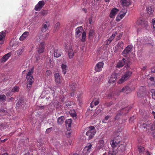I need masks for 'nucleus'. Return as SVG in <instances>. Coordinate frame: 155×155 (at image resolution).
I'll return each mask as SVG.
<instances>
[{
  "instance_id": "obj_1",
  "label": "nucleus",
  "mask_w": 155,
  "mask_h": 155,
  "mask_svg": "<svg viewBox=\"0 0 155 155\" xmlns=\"http://www.w3.org/2000/svg\"><path fill=\"white\" fill-rule=\"evenodd\" d=\"M34 68L33 67L30 71L28 72L26 76V78L27 79L28 83L27 87L28 89L31 88L32 83L34 82L33 77L31 75L34 72Z\"/></svg>"
},
{
  "instance_id": "obj_2",
  "label": "nucleus",
  "mask_w": 155,
  "mask_h": 155,
  "mask_svg": "<svg viewBox=\"0 0 155 155\" xmlns=\"http://www.w3.org/2000/svg\"><path fill=\"white\" fill-rule=\"evenodd\" d=\"M132 72L130 71L127 70L121 77L118 82V84H121L127 80L131 76Z\"/></svg>"
},
{
  "instance_id": "obj_3",
  "label": "nucleus",
  "mask_w": 155,
  "mask_h": 155,
  "mask_svg": "<svg viewBox=\"0 0 155 155\" xmlns=\"http://www.w3.org/2000/svg\"><path fill=\"white\" fill-rule=\"evenodd\" d=\"M88 128L89 130L86 132V135L88 137V139L90 140L94 137L96 131L94 127L93 126H91Z\"/></svg>"
},
{
  "instance_id": "obj_4",
  "label": "nucleus",
  "mask_w": 155,
  "mask_h": 155,
  "mask_svg": "<svg viewBox=\"0 0 155 155\" xmlns=\"http://www.w3.org/2000/svg\"><path fill=\"white\" fill-rule=\"evenodd\" d=\"M121 138L120 136H117L114 138V139L112 140L111 142V144L112 147L114 148L116 147L118 144L121 143Z\"/></svg>"
},
{
  "instance_id": "obj_5",
  "label": "nucleus",
  "mask_w": 155,
  "mask_h": 155,
  "mask_svg": "<svg viewBox=\"0 0 155 155\" xmlns=\"http://www.w3.org/2000/svg\"><path fill=\"white\" fill-rule=\"evenodd\" d=\"M45 5V3L44 1H40L35 5L34 9L36 11H39L43 8Z\"/></svg>"
},
{
  "instance_id": "obj_6",
  "label": "nucleus",
  "mask_w": 155,
  "mask_h": 155,
  "mask_svg": "<svg viewBox=\"0 0 155 155\" xmlns=\"http://www.w3.org/2000/svg\"><path fill=\"white\" fill-rule=\"evenodd\" d=\"M133 47L130 45H128L124 49L122 52L123 55L124 57L126 56L127 54L132 50Z\"/></svg>"
},
{
  "instance_id": "obj_7",
  "label": "nucleus",
  "mask_w": 155,
  "mask_h": 155,
  "mask_svg": "<svg viewBox=\"0 0 155 155\" xmlns=\"http://www.w3.org/2000/svg\"><path fill=\"white\" fill-rule=\"evenodd\" d=\"M104 63L103 62H100L97 63L95 67V70L96 72H100L102 70Z\"/></svg>"
},
{
  "instance_id": "obj_8",
  "label": "nucleus",
  "mask_w": 155,
  "mask_h": 155,
  "mask_svg": "<svg viewBox=\"0 0 155 155\" xmlns=\"http://www.w3.org/2000/svg\"><path fill=\"white\" fill-rule=\"evenodd\" d=\"M6 31H2L0 33V45L3 44L5 40L6 35Z\"/></svg>"
},
{
  "instance_id": "obj_9",
  "label": "nucleus",
  "mask_w": 155,
  "mask_h": 155,
  "mask_svg": "<svg viewBox=\"0 0 155 155\" xmlns=\"http://www.w3.org/2000/svg\"><path fill=\"white\" fill-rule=\"evenodd\" d=\"M136 23L138 25H141L143 27H146L148 25L147 22V21H144V20L142 19L137 20L136 22Z\"/></svg>"
},
{
  "instance_id": "obj_10",
  "label": "nucleus",
  "mask_w": 155,
  "mask_h": 155,
  "mask_svg": "<svg viewBox=\"0 0 155 155\" xmlns=\"http://www.w3.org/2000/svg\"><path fill=\"white\" fill-rule=\"evenodd\" d=\"M45 48L44 43L43 42H41L38 46L37 51L39 54L42 53L44 52Z\"/></svg>"
},
{
  "instance_id": "obj_11",
  "label": "nucleus",
  "mask_w": 155,
  "mask_h": 155,
  "mask_svg": "<svg viewBox=\"0 0 155 155\" xmlns=\"http://www.w3.org/2000/svg\"><path fill=\"white\" fill-rule=\"evenodd\" d=\"M55 81L56 83H60L62 81L63 78L60 76L58 73H56L54 75Z\"/></svg>"
},
{
  "instance_id": "obj_12",
  "label": "nucleus",
  "mask_w": 155,
  "mask_h": 155,
  "mask_svg": "<svg viewBox=\"0 0 155 155\" xmlns=\"http://www.w3.org/2000/svg\"><path fill=\"white\" fill-rule=\"evenodd\" d=\"M117 74L115 73H114L112 74L108 82L110 84L114 83L116 81L117 77Z\"/></svg>"
},
{
  "instance_id": "obj_13",
  "label": "nucleus",
  "mask_w": 155,
  "mask_h": 155,
  "mask_svg": "<svg viewBox=\"0 0 155 155\" xmlns=\"http://www.w3.org/2000/svg\"><path fill=\"white\" fill-rule=\"evenodd\" d=\"M124 45V43L123 41H121L119 42L118 44L116 46V50H115V52L121 51L123 48Z\"/></svg>"
},
{
  "instance_id": "obj_14",
  "label": "nucleus",
  "mask_w": 155,
  "mask_h": 155,
  "mask_svg": "<svg viewBox=\"0 0 155 155\" xmlns=\"http://www.w3.org/2000/svg\"><path fill=\"white\" fill-rule=\"evenodd\" d=\"M118 11V9L116 8H113L112 9L110 14V17L111 18H114Z\"/></svg>"
},
{
  "instance_id": "obj_15",
  "label": "nucleus",
  "mask_w": 155,
  "mask_h": 155,
  "mask_svg": "<svg viewBox=\"0 0 155 155\" xmlns=\"http://www.w3.org/2000/svg\"><path fill=\"white\" fill-rule=\"evenodd\" d=\"M82 29L83 28L82 26L79 27L76 29L75 35L77 38H78L81 35Z\"/></svg>"
},
{
  "instance_id": "obj_16",
  "label": "nucleus",
  "mask_w": 155,
  "mask_h": 155,
  "mask_svg": "<svg viewBox=\"0 0 155 155\" xmlns=\"http://www.w3.org/2000/svg\"><path fill=\"white\" fill-rule=\"evenodd\" d=\"M11 53H8L6 54L1 59V62H5L11 56Z\"/></svg>"
},
{
  "instance_id": "obj_17",
  "label": "nucleus",
  "mask_w": 155,
  "mask_h": 155,
  "mask_svg": "<svg viewBox=\"0 0 155 155\" xmlns=\"http://www.w3.org/2000/svg\"><path fill=\"white\" fill-rule=\"evenodd\" d=\"M74 103L73 102L67 101L65 102V108H71L72 107L73 105L74 104Z\"/></svg>"
},
{
  "instance_id": "obj_18",
  "label": "nucleus",
  "mask_w": 155,
  "mask_h": 155,
  "mask_svg": "<svg viewBox=\"0 0 155 155\" xmlns=\"http://www.w3.org/2000/svg\"><path fill=\"white\" fill-rule=\"evenodd\" d=\"M125 59L123 58L121 60L119 61L117 64V68H120L124 66L125 64Z\"/></svg>"
},
{
  "instance_id": "obj_19",
  "label": "nucleus",
  "mask_w": 155,
  "mask_h": 155,
  "mask_svg": "<svg viewBox=\"0 0 155 155\" xmlns=\"http://www.w3.org/2000/svg\"><path fill=\"white\" fill-rule=\"evenodd\" d=\"M104 141L102 140H101L98 141L97 146L98 149H101L104 147Z\"/></svg>"
},
{
  "instance_id": "obj_20",
  "label": "nucleus",
  "mask_w": 155,
  "mask_h": 155,
  "mask_svg": "<svg viewBox=\"0 0 155 155\" xmlns=\"http://www.w3.org/2000/svg\"><path fill=\"white\" fill-rule=\"evenodd\" d=\"M120 2L123 6H127L130 4V0H121Z\"/></svg>"
},
{
  "instance_id": "obj_21",
  "label": "nucleus",
  "mask_w": 155,
  "mask_h": 155,
  "mask_svg": "<svg viewBox=\"0 0 155 155\" xmlns=\"http://www.w3.org/2000/svg\"><path fill=\"white\" fill-rule=\"evenodd\" d=\"M61 51L60 50L55 49L54 52V56L56 58L59 57L61 55Z\"/></svg>"
},
{
  "instance_id": "obj_22",
  "label": "nucleus",
  "mask_w": 155,
  "mask_h": 155,
  "mask_svg": "<svg viewBox=\"0 0 155 155\" xmlns=\"http://www.w3.org/2000/svg\"><path fill=\"white\" fill-rule=\"evenodd\" d=\"M129 108L128 107H125L124 108H122L120 110L118 111L119 112H120V113H121V114H122V113H124L123 115L127 113L129 110Z\"/></svg>"
},
{
  "instance_id": "obj_23",
  "label": "nucleus",
  "mask_w": 155,
  "mask_h": 155,
  "mask_svg": "<svg viewBox=\"0 0 155 155\" xmlns=\"http://www.w3.org/2000/svg\"><path fill=\"white\" fill-rule=\"evenodd\" d=\"M29 34V32L27 31L25 32L20 38V40L21 41H23L28 36Z\"/></svg>"
},
{
  "instance_id": "obj_24",
  "label": "nucleus",
  "mask_w": 155,
  "mask_h": 155,
  "mask_svg": "<svg viewBox=\"0 0 155 155\" xmlns=\"http://www.w3.org/2000/svg\"><path fill=\"white\" fill-rule=\"evenodd\" d=\"M25 51V47L22 46L17 51V54L19 56L22 54L23 52Z\"/></svg>"
},
{
  "instance_id": "obj_25",
  "label": "nucleus",
  "mask_w": 155,
  "mask_h": 155,
  "mask_svg": "<svg viewBox=\"0 0 155 155\" xmlns=\"http://www.w3.org/2000/svg\"><path fill=\"white\" fill-rule=\"evenodd\" d=\"M117 149L119 151L124 152L126 150V146L124 144H121L118 147Z\"/></svg>"
},
{
  "instance_id": "obj_26",
  "label": "nucleus",
  "mask_w": 155,
  "mask_h": 155,
  "mask_svg": "<svg viewBox=\"0 0 155 155\" xmlns=\"http://www.w3.org/2000/svg\"><path fill=\"white\" fill-rule=\"evenodd\" d=\"M130 91V87L128 86H126L124 87L121 90L120 92L128 93Z\"/></svg>"
},
{
  "instance_id": "obj_27",
  "label": "nucleus",
  "mask_w": 155,
  "mask_h": 155,
  "mask_svg": "<svg viewBox=\"0 0 155 155\" xmlns=\"http://www.w3.org/2000/svg\"><path fill=\"white\" fill-rule=\"evenodd\" d=\"M64 117L63 116H61L58 119V123L59 124H61L64 122Z\"/></svg>"
},
{
  "instance_id": "obj_28",
  "label": "nucleus",
  "mask_w": 155,
  "mask_h": 155,
  "mask_svg": "<svg viewBox=\"0 0 155 155\" xmlns=\"http://www.w3.org/2000/svg\"><path fill=\"white\" fill-rule=\"evenodd\" d=\"M61 68L62 70V72L63 74H66V70L67 69L66 65L62 64L61 65Z\"/></svg>"
},
{
  "instance_id": "obj_29",
  "label": "nucleus",
  "mask_w": 155,
  "mask_h": 155,
  "mask_svg": "<svg viewBox=\"0 0 155 155\" xmlns=\"http://www.w3.org/2000/svg\"><path fill=\"white\" fill-rule=\"evenodd\" d=\"M6 97L5 95L2 94H0V102H4L6 101Z\"/></svg>"
},
{
  "instance_id": "obj_30",
  "label": "nucleus",
  "mask_w": 155,
  "mask_h": 155,
  "mask_svg": "<svg viewBox=\"0 0 155 155\" xmlns=\"http://www.w3.org/2000/svg\"><path fill=\"white\" fill-rule=\"evenodd\" d=\"M150 123L146 122L145 123H144L142 124V126L144 128H147L148 129H149L150 127Z\"/></svg>"
},
{
  "instance_id": "obj_31",
  "label": "nucleus",
  "mask_w": 155,
  "mask_h": 155,
  "mask_svg": "<svg viewBox=\"0 0 155 155\" xmlns=\"http://www.w3.org/2000/svg\"><path fill=\"white\" fill-rule=\"evenodd\" d=\"M72 121L71 119H69L65 121L66 125V127H71Z\"/></svg>"
},
{
  "instance_id": "obj_32",
  "label": "nucleus",
  "mask_w": 155,
  "mask_h": 155,
  "mask_svg": "<svg viewBox=\"0 0 155 155\" xmlns=\"http://www.w3.org/2000/svg\"><path fill=\"white\" fill-rule=\"evenodd\" d=\"M118 151L113 149L112 151H110L108 153V155H116Z\"/></svg>"
},
{
  "instance_id": "obj_33",
  "label": "nucleus",
  "mask_w": 155,
  "mask_h": 155,
  "mask_svg": "<svg viewBox=\"0 0 155 155\" xmlns=\"http://www.w3.org/2000/svg\"><path fill=\"white\" fill-rule=\"evenodd\" d=\"M48 26L46 24H44L42 25V28L41 29V31L43 32L46 31L48 29Z\"/></svg>"
},
{
  "instance_id": "obj_34",
  "label": "nucleus",
  "mask_w": 155,
  "mask_h": 155,
  "mask_svg": "<svg viewBox=\"0 0 155 155\" xmlns=\"http://www.w3.org/2000/svg\"><path fill=\"white\" fill-rule=\"evenodd\" d=\"M60 23L59 22H58L56 23V24H55L54 28V30L55 31H58L59 29L60 28Z\"/></svg>"
},
{
  "instance_id": "obj_35",
  "label": "nucleus",
  "mask_w": 155,
  "mask_h": 155,
  "mask_svg": "<svg viewBox=\"0 0 155 155\" xmlns=\"http://www.w3.org/2000/svg\"><path fill=\"white\" fill-rule=\"evenodd\" d=\"M86 33L85 32H83L82 34V39H81V41L83 42H84L86 41Z\"/></svg>"
},
{
  "instance_id": "obj_36",
  "label": "nucleus",
  "mask_w": 155,
  "mask_h": 155,
  "mask_svg": "<svg viewBox=\"0 0 155 155\" xmlns=\"http://www.w3.org/2000/svg\"><path fill=\"white\" fill-rule=\"evenodd\" d=\"M120 112H119L118 111L117 112V114L116 115L114 119L115 120H117L118 119L120 118V116L121 115H123V114H124L123 113H122V114H121L120 113Z\"/></svg>"
},
{
  "instance_id": "obj_37",
  "label": "nucleus",
  "mask_w": 155,
  "mask_h": 155,
  "mask_svg": "<svg viewBox=\"0 0 155 155\" xmlns=\"http://www.w3.org/2000/svg\"><path fill=\"white\" fill-rule=\"evenodd\" d=\"M92 146V145L91 144H89L85 147L84 149L86 150H87V152H90V150L91 149Z\"/></svg>"
},
{
  "instance_id": "obj_38",
  "label": "nucleus",
  "mask_w": 155,
  "mask_h": 155,
  "mask_svg": "<svg viewBox=\"0 0 155 155\" xmlns=\"http://www.w3.org/2000/svg\"><path fill=\"white\" fill-rule=\"evenodd\" d=\"M150 91L152 93V99L155 100V89H151Z\"/></svg>"
},
{
  "instance_id": "obj_39",
  "label": "nucleus",
  "mask_w": 155,
  "mask_h": 155,
  "mask_svg": "<svg viewBox=\"0 0 155 155\" xmlns=\"http://www.w3.org/2000/svg\"><path fill=\"white\" fill-rule=\"evenodd\" d=\"M149 79L150 81V82L152 84L154 85L155 84V78L151 77Z\"/></svg>"
},
{
  "instance_id": "obj_40",
  "label": "nucleus",
  "mask_w": 155,
  "mask_h": 155,
  "mask_svg": "<svg viewBox=\"0 0 155 155\" xmlns=\"http://www.w3.org/2000/svg\"><path fill=\"white\" fill-rule=\"evenodd\" d=\"M23 103V102L22 101H19L17 103L16 106L18 108H21V107H22V105Z\"/></svg>"
},
{
  "instance_id": "obj_41",
  "label": "nucleus",
  "mask_w": 155,
  "mask_h": 155,
  "mask_svg": "<svg viewBox=\"0 0 155 155\" xmlns=\"http://www.w3.org/2000/svg\"><path fill=\"white\" fill-rule=\"evenodd\" d=\"M146 9L147 12L149 14H151L153 12V10H152L151 7H147Z\"/></svg>"
},
{
  "instance_id": "obj_42",
  "label": "nucleus",
  "mask_w": 155,
  "mask_h": 155,
  "mask_svg": "<svg viewBox=\"0 0 155 155\" xmlns=\"http://www.w3.org/2000/svg\"><path fill=\"white\" fill-rule=\"evenodd\" d=\"M52 74V72L49 70L45 72V75L47 77H48L51 75Z\"/></svg>"
},
{
  "instance_id": "obj_43",
  "label": "nucleus",
  "mask_w": 155,
  "mask_h": 155,
  "mask_svg": "<svg viewBox=\"0 0 155 155\" xmlns=\"http://www.w3.org/2000/svg\"><path fill=\"white\" fill-rule=\"evenodd\" d=\"M19 87H18L15 86L13 88L12 90V91L13 92H18L19 91Z\"/></svg>"
},
{
  "instance_id": "obj_44",
  "label": "nucleus",
  "mask_w": 155,
  "mask_h": 155,
  "mask_svg": "<svg viewBox=\"0 0 155 155\" xmlns=\"http://www.w3.org/2000/svg\"><path fill=\"white\" fill-rule=\"evenodd\" d=\"M138 149L140 153L143 152L145 150L144 147L141 146L139 147Z\"/></svg>"
},
{
  "instance_id": "obj_45",
  "label": "nucleus",
  "mask_w": 155,
  "mask_h": 155,
  "mask_svg": "<svg viewBox=\"0 0 155 155\" xmlns=\"http://www.w3.org/2000/svg\"><path fill=\"white\" fill-rule=\"evenodd\" d=\"M94 31L93 30H90L89 33V37L93 36L94 35Z\"/></svg>"
},
{
  "instance_id": "obj_46",
  "label": "nucleus",
  "mask_w": 155,
  "mask_h": 155,
  "mask_svg": "<svg viewBox=\"0 0 155 155\" xmlns=\"http://www.w3.org/2000/svg\"><path fill=\"white\" fill-rule=\"evenodd\" d=\"M40 12L42 15H44L48 14V11L47 10H42Z\"/></svg>"
},
{
  "instance_id": "obj_47",
  "label": "nucleus",
  "mask_w": 155,
  "mask_h": 155,
  "mask_svg": "<svg viewBox=\"0 0 155 155\" xmlns=\"http://www.w3.org/2000/svg\"><path fill=\"white\" fill-rule=\"evenodd\" d=\"M125 15L123 14H121L119 16L118 15L117 17V21H120V19H121Z\"/></svg>"
},
{
  "instance_id": "obj_48",
  "label": "nucleus",
  "mask_w": 155,
  "mask_h": 155,
  "mask_svg": "<svg viewBox=\"0 0 155 155\" xmlns=\"http://www.w3.org/2000/svg\"><path fill=\"white\" fill-rule=\"evenodd\" d=\"M150 127L149 129H150L151 130H155V125L153 124L150 123Z\"/></svg>"
},
{
  "instance_id": "obj_49",
  "label": "nucleus",
  "mask_w": 155,
  "mask_h": 155,
  "mask_svg": "<svg viewBox=\"0 0 155 155\" xmlns=\"http://www.w3.org/2000/svg\"><path fill=\"white\" fill-rule=\"evenodd\" d=\"M110 117V116L108 115L106 116L105 117L104 119L103 120L102 122L104 123H106L107 121Z\"/></svg>"
},
{
  "instance_id": "obj_50",
  "label": "nucleus",
  "mask_w": 155,
  "mask_h": 155,
  "mask_svg": "<svg viewBox=\"0 0 155 155\" xmlns=\"http://www.w3.org/2000/svg\"><path fill=\"white\" fill-rule=\"evenodd\" d=\"M70 87L71 90H75V89L76 88V84H72L70 85Z\"/></svg>"
},
{
  "instance_id": "obj_51",
  "label": "nucleus",
  "mask_w": 155,
  "mask_h": 155,
  "mask_svg": "<svg viewBox=\"0 0 155 155\" xmlns=\"http://www.w3.org/2000/svg\"><path fill=\"white\" fill-rule=\"evenodd\" d=\"M99 103V102L98 101H92L91 103V105L92 104H94L95 106L97 105Z\"/></svg>"
},
{
  "instance_id": "obj_52",
  "label": "nucleus",
  "mask_w": 155,
  "mask_h": 155,
  "mask_svg": "<svg viewBox=\"0 0 155 155\" xmlns=\"http://www.w3.org/2000/svg\"><path fill=\"white\" fill-rule=\"evenodd\" d=\"M68 53H70V54L71 53H74L73 50L72 49V48L71 46H70L68 48Z\"/></svg>"
},
{
  "instance_id": "obj_53",
  "label": "nucleus",
  "mask_w": 155,
  "mask_h": 155,
  "mask_svg": "<svg viewBox=\"0 0 155 155\" xmlns=\"http://www.w3.org/2000/svg\"><path fill=\"white\" fill-rule=\"evenodd\" d=\"M15 42L13 41H11L9 43V46L11 47H13L14 45Z\"/></svg>"
},
{
  "instance_id": "obj_54",
  "label": "nucleus",
  "mask_w": 155,
  "mask_h": 155,
  "mask_svg": "<svg viewBox=\"0 0 155 155\" xmlns=\"http://www.w3.org/2000/svg\"><path fill=\"white\" fill-rule=\"evenodd\" d=\"M68 55L69 58L70 59H71L73 58L74 56V53H71L70 54V53H68Z\"/></svg>"
},
{
  "instance_id": "obj_55",
  "label": "nucleus",
  "mask_w": 155,
  "mask_h": 155,
  "mask_svg": "<svg viewBox=\"0 0 155 155\" xmlns=\"http://www.w3.org/2000/svg\"><path fill=\"white\" fill-rule=\"evenodd\" d=\"M152 24L153 25V28H155V18L152 19Z\"/></svg>"
},
{
  "instance_id": "obj_56",
  "label": "nucleus",
  "mask_w": 155,
  "mask_h": 155,
  "mask_svg": "<svg viewBox=\"0 0 155 155\" xmlns=\"http://www.w3.org/2000/svg\"><path fill=\"white\" fill-rule=\"evenodd\" d=\"M127 10L126 9H122L121 12L123 13V14L125 15L127 12Z\"/></svg>"
},
{
  "instance_id": "obj_57",
  "label": "nucleus",
  "mask_w": 155,
  "mask_h": 155,
  "mask_svg": "<svg viewBox=\"0 0 155 155\" xmlns=\"http://www.w3.org/2000/svg\"><path fill=\"white\" fill-rule=\"evenodd\" d=\"M122 36V35L120 34L116 38V41H117L120 39Z\"/></svg>"
},
{
  "instance_id": "obj_58",
  "label": "nucleus",
  "mask_w": 155,
  "mask_h": 155,
  "mask_svg": "<svg viewBox=\"0 0 155 155\" xmlns=\"http://www.w3.org/2000/svg\"><path fill=\"white\" fill-rule=\"evenodd\" d=\"M52 128V127H50V128H49L47 129V130L46 131V133H48L50 132H51V131Z\"/></svg>"
},
{
  "instance_id": "obj_59",
  "label": "nucleus",
  "mask_w": 155,
  "mask_h": 155,
  "mask_svg": "<svg viewBox=\"0 0 155 155\" xmlns=\"http://www.w3.org/2000/svg\"><path fill=\"white\" fill-rule=\"evenodd\" d=\"M151 72L152 73H155V66L151 68Z\"/></svg>"
},
{
  "instance_id": "obj_60",
  "label": "nucleus",
  "mask_w": 155,
  "mask_h": 155,
  "mask_svg": "<svg viewBox=\"0 0 155 155\" xmlns=\"http://www.w3.org/2000/svg\"><path fill=\"white\" fill-rule=\"evenodd\" d=\"M116 34L117 32H115L114 33H113L112 34V36L111 37L114 39L115 38Z\"/></svg>"
},
{
  "instance_id": "obj_61",
  "label": "nucleus",
  "mask_w": 155,
  "mask_h": 155,
  "mask_svg": "<svg viewBox=\"0 0 155 155\" xmlns=\"http://www.w3.org/2000/svg\"><path fill=\"white\" fill-rule=\"evenodd\" d=\"M92 18L91 17H90V18H89V23L90 24H91V23L92 22Z\"/></svg>"
},
{
  "instance_id": "obj_62",
  "label": "nucleus",
  "mask_w": 155,
  "mask_h": 155,
  "mask_svg": "<svg viewBox=\"0 0 155 155\" xmlns=\"http://www.w3.org/2000/svg\"><path fill=\"white\" fill-rule=\"evenodd\" d=\"M0 111L1 112L4 113L5 112L6 110L5 109H4L2 107L0 109Z\"/></svg>"
},
{
  "instance_id": "obj_63",
  "label": "nucleus",
  "mask_w": 155,
  "mask_h": 155,
  "mask_svg": "<svg viewBox=\"0 0 155 155\" xmlns=\"http://www.w3.org/2000/svg\"><path fill=\"white\" fill-rule=\"evenodd\" d=\"M134 118H135V117L134 116L131 117H130V118L129 120H130V121L132 122L134 120Z\"/></svg>"
},
{
  "instance_id": "obj_64",
  "label": "nucleus",
  "mask_w": 155,
  "mask_h": 155,
  "mask_svg": "<svg viewBox=\"0 0 155 155\" xmlns=\"http://www.w3.org/2000/svg\"><path fill=\"white\" fill-rule=\"evenodd\" d=\"M101 110L100 109H98V110H96V113L97 114H98L99 113H101Z\"/></svg>"
}]
</instances>
